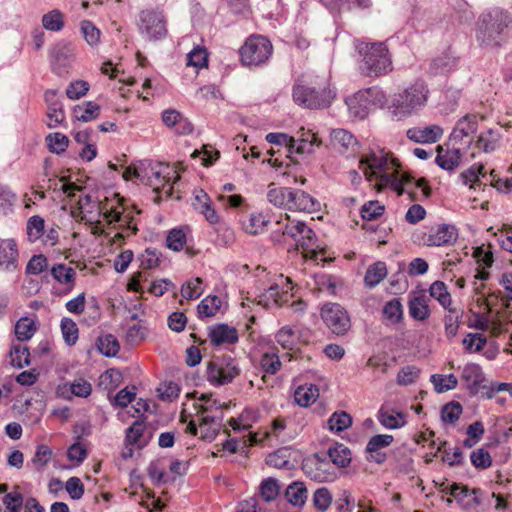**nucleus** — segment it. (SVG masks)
<instances>
[{
    "mask_svg": "<svg viewBox=\"0 0 512 512\" xmlns=\"http://www.w3.org/2000/svg\"><path fill=\"white\" fill-rule=\"evenodd\" d=\"M240 373V368L235 359L230 356H222L207 366V379L210 383L224 385L233 381Z\"/></svg>",
    "mask_w": 512,
    "mask_h": 512,
    "instance_id": "8",
    "label": "nucleus"
},
{
    "mask_svg": "<svg viewBox=\"0 0 512 512\" xmlns=\"http://www.w3.org/2000/svg\"><path fill=\"white\" fill-rule=\"evenodd\" d=\"M45 102L48 106L47 112V126L49 128H56L65 119V113L63 110L62 103L58 98L56 90H47L44 94Z\"/></svg>",
    "mask_w": 512,
    "mask_h": 512,
    "instance_id": "14",
    "label": "nucleus"
},
{
    "mask_svg": "<svg viewBox=\"0 0 512 512\" xmlns=\"http://www.w3.org/2000/svg\"><path fill=\"white\" fill-rule=\"evenodd\" d=\"M478 129V117L474 114H468L459 119L450 134L449 141L453 145H470L473 141V135Z\"/></svg>",
    "mask_w": 512,
    "mask_h": 512,
    "instance_id": "10",
    "label": "nucleus"
},
{
    "mask_svg": "<svg viewBox=\"0 0 512 512\" xmlns=\"http://www.w3.org/2000/svg\"><path fill=\"white\" fill-rule=\"evenodd\" d=\"M470 460L475 468L482 470L490 467L492 464L491 456L484 448L474 450L470 455Z\"/></svg>",
    "mask_w": 512,
    "mask_h": 512,
    "instance_id": "58",
    "label": "nucleus"
},
{
    "mask_svg": "<svg viewBox=\"0 0 512 512\" xmlns=\"http://www.w3.org/2000/svg\"><path fill=\"white\" fill-rule=\"evenodd\" d=\"M11 364L17 368H23L30 364V352L26 346L15 344L10 351Z\"/></svg>",
    "mask_w": 512,
    "mask_h": 512,
    "instance_id": "36",
    "label": "nucleus"
},
{
    "mask_svg": "<svg viewBox=\"0 0 512 512\" xmlns=\"http://www.w3.org/2000/svg\"><path fill=\"white\" fill-rule=\"evenodd\" d=\"M321 318L335 335H345L351 327L348 312L338 303H326L321 308Z\"/></svg>",
    "mask_w": 512,
    "mask_h": 512,
    "instance_id": "9",
    "label": "nucleus"
},
{
    "mask_svg": "<svg viewBox=\"0 0 512 512\" xmlns=\"http://www.w3.org/2000/svg\"><path fill=\"white\" fill-rule=\"evenodd\" d=\"M290 195H291V188L277 187L274 183H271L269 185L267 199L275 207L288 210Z\"/></svg>",
    "mask_w": 512,
    "mask_h": 512,
    "instance_id": "24",
    "label": "nucleus"
},
{
    "mask_svg": "<svg viewBox=\"0 0 512 512\" xmlns=\"http://www.w3.org/2000/svg\"><path fill=\"white\" fill-rule=\"evenodd\" d=\"M356 144V138L347 130L335 129L331 132V145L340 153L346 152Z\"/></svg>",
    "mask_w": 512,
    "mask_h": 512,
    "instance_id": "23",
    "label": "nucleus"
},
{
    "mask_svg": "<svg viewBox=\"0 0 512 512\" xmlns=\"http://www.w3.org/2000/svg\"><path fill=\"white\" fill-rule=\"evenodd\" d=\"M27 235L30 241L34 242L38 240L44 230V219L40 216H32L27 222Z\"/></svg>",
    "mask_w": 512,
    "mask_h": 512,
    "instance_id": "52",
    "label": "nucleus"
},
{
    "mask_svg": "<svg viewBox=\"0 0 512 512\" xmlns=\"http://www.w3.org/2000/svg\"><path fill=\"white\" fill-rule=\"evenodd\" d=\"M46 140L48 141L49 150L56 154L64 152L69 144L68 137L58 132L49 134Z\"/></svg>",
    "mask_w": 512,
    "mask_h": 512,
    "instance_id": "53",
    "label": "nucleus"
},
{
    "mask_svg": "<svg viewBox=\"0 0 512 512\" xmlns=\"http://www.w3.org/2000/svg\"><path fill=\"white\" fill-rule=\"evenodd\" d=\"M81 32L86 40V42L93 46L98 44L100 40L101 32L100 30L89 20H83L80 23Z\"/></svg>",
    "mask_w": 512,
    "mask_h": 512,
    "instance_id": "51",
    "label": "nucleus"
},
{
    "mask_svg": "<svg viewBox=\"0 0 512 512\" xmlns=\"http://www.w3.org/2000/svg\"><path fill=\"white\" fill-rule=\"evenodd\" d=\"M36 326L32 319L23 317L15 325V335L19 341L29 340L35 333Z\"/></svg>",
    "mask_w": 512,
    "mask_h": 512,
    "instance_id": "38",
    "label": "nucleus"
},
{
    "mask_svg": "<svg viewBox=\"0 0 512 512\" xmlns=\"http://www.w3.org/2000/svg\"><path fill=\"white\" fill-rule=\"evenodd\" d=\"M457 238L458 232L455 226L442 224L427 235L425 243L428 246H446L455 243Z\"/></svg>",
    "mask_w": 512,
    "mask_h": 512,
    "instance_id": "15",
    "label": "nucleus"
},
{
    "mask_svg": "<svg viewBox=\"0 0 512 512\" xmlns=\"http://www.w3.org/2000/svg\"><path fill=\"white\" fill-rule=\"evenodd\" d=\"M260 496L265 502L274 501L280 493V485L278 480L269 477L264 479L259 487Z\"/></svg>",
    "mask_w": 512,
    "mask_h": 512,
    "instance_id": "34",
    "label": "nucleus"
},
{
    "mask_svg": "<svg viewBox=\"0 0 512 512\" xmlns=\"http://www.w3.org/2000/svg\"><path fill=\"white\" fill-rule=\"evenodd\" d=\"M261 369L268 374H275L281 367L278 355L274 353H265L260 359Z\"/></svg>",
    "mask_w": 512,
    "mask_h": 512,
    "instance_id": "59",
    "label": "nucleus"
},
{
    "mask_svg": "<svg viewBox=\"0 0 512 512\" xmlns=\"http://www.w3.org/2000/svg\"><path fill=\"white\" fill-rule=\"evenodd\" d=\"M73 113L78 121L89 122L99 117L100 106L95 102L88 101L82 105H76Z\"/></svg>",
    "mask_w": 512,
    "mask_h": 512,
    "instance_id": "27",
    "label": "nucleus"
},
{
    "mask_svg": "<svg viewBox=\"0 0 512 512\" xmlns=\"http://www.w3.org/2000/svg\"><path fill=\"white\" fill-rule=\"evenodd\" d=\"M335 92L324 87L317 90L315 87L298 79L292 90L294 102L307 109H323L328 107L335 98Z\"/></svg>",
    "mask_w": 512,
    "mask_h": 512,
    "instance_id": "4",
    "label": "nucleus"
},
{
    "mask_svg": "<svg viewBox=\"0 0 512 512\" xmlns=\"http://www.w3.org/2000/svg\"><path fill=\"white\" fill-rule=\"evenodd\" d=\"M373 95V89L357 92L353 97L346 100V104L350 112L363 119L368 115L370 100L369 97Z\"/></svg>",
    "mask_w": 512,
    "mask_h": 512,
    "instance_id": "19",
    "label": "nucleus"
},
{
    "mask_svg": "<svg viewBox=\"0 0 512 512\" xmlns=\"http://www.w3.org/2000/svg\"><path fill=\"white\" fill-rule=\"evenodd\" d=\"M321 145L320 139L313 133L307 132L298 141L295 140L294 152L297 154L312 153L314 147Z\"/></svg>",
    "mask_w": 512,
    "mask_h": 512,
    "instance_id": "35",
    "label": "nucleus"
},
{
    "mask_svg": "<svg viewBox=\"0 0 512 512\" xmlns=\"http://www.w3.org/2000/svg\"><path fill=\"white\" fill-rule=\"evenodd\" d=\"M462 406L459 402L452 401L445 404L441 409V419L443 422L454 424L460 418Z\"/></svg>",
    "mask_w": 512,
    "mask_h": 512,
    "instance_id": "47",
    "label": "nucleus"
},
{
    "mask_svg": "<svg viewBox=\"0 0 512 512\" xmlns=\"http://www.w3.org/2000/svg\"><path fill=\"white\" fill-rule=\"evenodd\" d=\"M284 496L294 507H302L307 501L308 490L303 482L294 481L285 490Z\"/></svg>",
    "mask_w": 512,
    "mask_h": 512,
    "instance_id": "21",
    "label": "nucleus"
},
{
    "mask_svg": "<svg viewBox=\"0 0 512 512\" xmlns=\"http://www.w3.org/2000/svg\"><path fill=\"white\" fill-rule=\"evenodd\" d=\"M19 267V251L14 239L0 238V271L14 272Z\"/></svg>",
    "mask_w": 512,
    "mask_h": 512,
    "instance_id": "11",
    "label": "nucleus"
},
{
    "mask_svg": "<svg viewBox=\"0 0 512 512\" xmlns=\"http://www.w3.org/2000/svg\"><path fill=\"white\" fill-rule=\"evenodd\" d=\"M23 495L19 492L6 493L3 504L9 512H20L23 507Z\"/></svg>",
    "mask_w": 512,
    "mask_h": 512,
    "instance_id": "64",
    "label": "nucleus"
},
{
    "mask_svg": "<svg viewBox=\"0 0 512 512\" xmlns=\"http://www.w3.org/2000/svg\"><path fill=\"white\" fill-rule=\"evenodd\" d=\"M387 275V268L384 262L378 261L370 265L366 271L364 282L369 288L378 285Z\"/></svg>",
    "mask_w": 512,
    "mask_h": 512,
    "instance_id": "28",
    "label": "nucleus"
},
{
    "mask_svg": "<svg viewBox=\"0 0 512 512\" xmlns=\"http://www.w3.org/2000/svg\"><path fill=\"white\" fill-rule=\"evenodd\" d=\"M444 492L453 496L461 507L464 506L467 498L472 496L471 490L468 486L460 483H453L450 487L446 488Z\"/></svg>",
    "mask_w": 512,
    "mask_h": 512,
    "instance_id": "50",
    "label": "nucleus"
},
{
    "mask_svg": "<svg viewBox=\"0 0 512 512\" xmlns=\"http://www.w3.org/2000/svg\"><path fill=\"white\" fill-rule=\"evenodd\" d=\"M419 369L413 365L403 367L397 375V383L399 385H410L415 382L419 376Z\"/></svg>",
    "mask_w": 512,
    "mask_h": 512,
    "instance_id": "63",
    "label": "nucleus"
},
{
    "mask_svg": "<svg viewBox=\"0 0 512 512\" xmlns=\"http://www.w3.org/2000/svg\"><path fill=\"white\" fill-rule=\"evenodd\" d=\"M167 247L173 251H180L186 244V235L182 229H172L166 238Z\"/></svg>",
    "mask_w": 512,
    "mask_h": 512,
    "instance_id": "55",
    "label": "nucleus"
},
{
    "mask_svg": "<svg viewBox=\"0 0 512 512\" xmlns=\"http://www.w3.org/2000/svg\"><path fill=\"white\" fill-rule=\"evenodd\" d=\"M145 424L141 420H136L127 428L125 440L130 445H137L140 438L143 436Z\"/></svg>",
    "mask_w": 512,
    "mask_h": 512,
    "instance_id": "61",
    "label": "nucleus"
},
{
    "mask_svg": "<svg viewBox=\"0 0 512 512\" xmlns=\"http://www.w3.org/2000/svg\"><path fill=\"white\" fill-rule=\"evenodd\" d=\"M50 55L52 58L51 63L54 67L64 68L68 65L72 56V48L69 44L58 43L50 50Z\"/></svg>",
    "mask_w": 512,
    "mask_h": 512,
    "instance_id": "26",
    "label": "nucleus"
},
{
    "mask_svg": "<svg viewBox=\"0 0 512 512\" xmlns=\"http://www.w3.org/2000/svg\"><path fill=\"white\" fill-rule=\"evenodd\" d=\"M430 297L439 301L443 308L449 309L451 305V296L447 287L442 281H435L429 288Z\"/></svg>",
    "mask_w": 512,
    "mask_h": 512,
    "instance_id": "37",
    "label": "nucleus"
},
{
    "mask_svg": "<svg viewBox=\"0 0 512 512\" xmlns=\"http://www.w3.org/2000/svg\"><path fill=\"white\" fill-rule=\"evenodd\" d=\"M319 209L320 202L317 199L303 190L291 188L288 210L313 213Z\"/></svg>",
    "mask_w": 512,
    "mask_h": 512,
    "instance_id": "13",
    "label": "nucleus"
},
{
    "mask_svg": "<svg viewBox=\"0 0 512 512\" xmlns=\"http://www.w3.org/2000/svg\"><path fill=\"white\" fill-rule=\"evenodd\" d=\"M202 282L200 277L187 281L181 287V295L186 299H197L203 293Z\"/></svg>",
    "mask_w": 512,
    "mask_h": 512,
    "instance_id": "49",
    "label": "nucleus"
},
{
    "mask_svg": "<svg viewBox=\"0 0 512 512\" xmlns=\"http://www.w3.org/2000/svg\"><path fill=\"white\" fill-rule=\"evenodd\" d=\"M461 378L466 382L467 388L472 394L479 392L481 384L484 381L481 368L476 364L465 366Z\"/></svg>",
    "mask_w": 512,
    "mask_h": 512,
    "instance_id": "22",
    "label": "nucleus"
},
{
    "mask_svg": "<svg viewBox=\"0 0 512 512\" xmlns=\"http://www.w3.org/2000/svg\"><path fill=\"white\" fill-rule=\"evenodd\" d=\"M99 209L103 215V218L108 223L118 222V223H121L122 225L125 224L128 229L132 230L133 234H136L138 229L136 228V226L131 225V222H132L131 217L124 216L121 212H119L115 209H105V207L102 206L101 204H99Z\"/></svg>",
    "mask_w": 512,
    "mask_h": 512,
    "instance_id": "33",
    "label": "nucleus"
},
{
    "mask_svg": "<svg viewBox=\"0 0 512 512\" xmlns=\"http://www.w3.org/2000/svg\"><path fill=\"white\" fill-rule=\"evenodd\" d=\"M511 31L512 15L501 8H493L478 17L475 37L480 47L494 49L502 46Z\"/></svg>",
    "mask_w": 512,
    "mask_h": 512,
    "instance_id": "1",
    "label": "nucleus"
},
{
    "mask_svg": "<svg viewBox=\"0 0 512 512\" xmlns=\"http://www.w3.org/2000/svg\"><path fill=\"white\" fill-rule=\"evenodd\" d=\"M273 46L263 36H250L240 48L241 61L246 66H258L269 59Z\"/></svg>",
    "mask_w": 512,
    "mask_h": 512,
    "instance_id": "6",
    "label": "nucleus"
},
{
    "mask_svg": "<svg viewBox=\"0 0 512 512\" xmlns=\"http://www.w3.org/2000/svg\"><path fill=\"white\" fill-rule=\"evenodd\" d=\"M313 506L320 512L326 511L332 503V495L328 488L321 487L316 489L312 498Z\"/></svg>",
    "mask_w": 512,
    "mask_h": 512,
    "instance_id": "45",
    "label": "nucleus"
},
{
    "mask_svg": "<svg viewBox=\"0 0 512 512\" xmlns=\"http://www.w3.org/2000/svg\"><path fill=\"white\" fill-rule=\"evenodd\" d=\"M222 304L216 295H208L198 305L197 311L200 317H212L216 315Z\"/></svg>",
    "mask_w": 512,
    "mask_h": 512,
    "instance_id": "32",
    "label": "nucleus"
},
{
    "mask_svg": "<svg viewBox=\"0 0 512 512\" xmlns=\"http://www.w3.org/2000/svg\"><path fill=\"white\" fill-rule=\"evenodd\" d=\"M140 33L148 40L158 41L167 35L166 20L159 10L146 9L139 14Z\"/></svg>",
    "mask_w": 512,
    "mask_h": 512,
    "instance_id": "7",
    "label": "nucleus"
},
{
    "mask_svg": "<svg viewBox=\"0 0 512 512\" xmlns=\"http://www.w3.org/2000/svg\"><path fill=\"white\" fill-rule=\"evenodd\" d=\"M456 64V59L443 54L432 60L430 70L434 74H442L449 71Z\"/></svg>",
    "mask_w": 512,
    "mask_h": 512,
    "instance_id": "48",
    "label": "nucleus"
},
{
    "mask_svg": "<svg viewBox=\"0 0 512 512\" xmlns=\"http://www.w3.org/2000/svg\"><path fill=\"white\" fill-rule=\"evenodd\" d=\"M359 163L360 169L368 181L379 178L380 183L384 186L391 181V176L384 173L388 165V153L384 149H370L361 157Z\"/></svg>",
    "mask_w": 512,
    "mask_h": 512,
    "instance_id": "5",
    "label": "nucleus"
},
{
    "mask_svg": "<svg viewBox=\"0 0 512 512\" xmlns=\"http://www.w3.org/2000/svg\"><path fill=\"white\" fill-rule=\"evenodd\" d=\"M393 440L394 437L389 434H378L371 437L365 448V451L369 454L367 460L383 464L386 461L387 455L382 449L388 447Z\"/></svg>",
    "mask_w": 512,
    "mask_h": 512,
    "instance_id": "12",
    "label": "nucleus"
},
{
    "mask_svg": "<svg viewBox=\"0 0 512 512\" xmlns=\"http://www.w3.org/2000/svg\"><path fill=\"white\" fill-rule=\"evenodd\" d=\"M52 457V450L44 444L38 445L32 463L38 470L43 469Z\"/></svg>",
    "mask_w": 512,
    "mask_h": 512,
    "instance_id": "60",
    "label": "nucleus"
},
{
    "mask_svg": "<svg viewBox=\"0 0 512 512\" xmlns=\"http://www.w3.org/2000/svg\"><path fill=\"white\" fill-rule=\"evenodd\" d=\"M89 90V83L84 80H76L69 84L66 95L71 100H77L84 96Z\"/></svg>",
    "mask_w": 512,
    "mask_h": 512,
    "instance_id": "62",
    "label": "nucleus"
},
{
    "mask_svg": "<svg viewBox=\"0 0 512 512\" xmlns=\"http://www.w3.org/2000/svg\"><path fill=\"white\" fill-rule=\"evenodd\" d=\"M160 253L155 248H147L144 253L139 256L140 267L142 269H153L160 263Z\"/></svg>",
    "mask_w": 512,
    "mask_h": 512,
    "instance_id": "56",
    "label": "nucleus"
},
{
    "mask_svg": "<svg viewBox=\"0 0 512 512\" xmlns=\"http://www.w3.org/2000/svg\"><path fill=\"white\" fill-rule=\"evenodd\" d=\"M96 346L99 352L105 357H114L119 352L120 345L117 338L112 334H105L98 337Z\"/></svg>",
    "mask_w": 512,
    "mask_h": 512,
    "instance_id": "29",
    "label": "nucleus"
},
{
    "mask_svg": "<svg viewBox=\"0 0 512 512\" xmlns=\"http://www.w3.org/2000/svg\"><path fill=\"white\" fill-rule=\"evenodd\" d=\"M431 382L434 385L435 391L438 393L455 389L458 384V380L454 374H449L447 376L434 374L431 376Z\"/></svg>",
    "mask_w": 512,
    "mask_h": 512,
    "instance_id": "39",
    "label": "nucleus"
},
{
    "mask_svg": "<svg viewBox=\"0 0 512 512\" xmlns=\"http://www.w3.org/2000/svg\"><path fill=\"white\" fill-rule=\"evenodd\" d=\"M295 332L290 327H282L276 334V341L284 349L292 350L296 344Z\"/></svg>",
    "mask_w": 512,
    "mask_h": 512,
    "instance_id": "57",
    "label": "nucleus"
},
{
    "mask_svg": "<svg viewBox=\"0 0 512 512\" xmlns=\"http://www.w3.org/2000/svg\"><path fill=\"white\" fill-rule=\"evenodd\" d=\"M359 52L363 55L360 64L361 73L368 77L386 74L391 69V59L383 42L361 45Z\"/></svg>",
    "mask_w": 512,
    "mask_h": 512,
    "instance_id": "3",
    "label": "nucleus"
},
{
    "mask_svg": "<svg viewBox=\"0 0 512 512\" xmlns=\"http://www.w3.org/2000/svg\"><path fill=\"white\" fill-rule=\"evenodd\" d=\"M61 332L65 343L68 346H73L78 340V327L75 321L71 318L64 317L61 320Z\"/></svg>",
    "mask_w": 512,
    "mask_h": 512,
    "instance_id": "41",
    "label": "nucleus"
},
{
    "mask_svg": "<svg viewBox=\"0 0 512 512\" xmlns=\"http://www.w3.org/2000/svg\"><path fill=\"white\" fill-rule=\"evenodd\" d=\"M406 135L415 143H435L443 135V129L438 125L413 127L407 130Z\"/></svg>",
    "mask_w": 512,
    "mask_h": 512,
    "instance_id": "16",
    "label": "nucleus"
},
{
    "mask_svg": "<svg viewBox=\"0 0 512 512\" xmlns=\"http://www.w3.org/2000/svg\"><path fill=\"white\" fill-rule=\"evenodd\" d=\"M435 161L440 168L453 171L461 161L460 149L455 147V145L451 149L438 146Z\"/></svg>",
    "mask_w": 512,
    "mask_h": 512,
    "instance_id": "20",
    "label": "nucleus"
},
{
    "mask_svg": "<svg viewBox=\"0 0 512 512\" xmlns=\"http://www.w3.org/2000/svg\"><path fill=\"white\" fill-rule=\"evenodd\" d=\"M382 312L391 323H398L403 317L402 304L398 299L388 301L384 305Z\"/></svg>",
    "mask_w": 512,
    "mask_h": 512,
    "instance_id": "44",
    "label": "nucleus"
},
{
    "mask_svg": "<svg viewBox=\"0 0 512 512\" xmlns=\"http://www.w3.org/2000/svg\"><path fill=\"white\" fill-rule=\"evenodd\" d=\"M428 302L429 298L425 293H410L408 300L409 315L417 321H424L428 319L430 316Z\"/></svg>",
    "mask_w": 512,
    "mask_h": 512,
    "instance_id": "17",
    "label": "nucleus"
},
{
    "mask_svg": "<svg viewBox=\"0 0 512 512\" xmlns=\"http://www.w3.org/2000/svg\"><path fill=\"white\" fill-rule=\"evenodd\" d=\"M208 52L205 48L197 46L187 54V66H193L197 69L207 67Z\"/></svg>",
    "mask_w": 512,
    "mask_h": 512,
    "instance_id": "43",
    "label": "nucleus"
},
{
    "mask_svg": "<svg viewBox=\"0 0 512 512\" xmlns=\"http://www.w3.org/2000/svg\"><path fill=\"white\" fill-rule=\"evenodd\" d=\"M328 455L331 461L338 467H347L351 462V452L343 444H336L328 449Z\"/></svg>",
    "mask_w": 512,
    "mask_h": 512,
    "instance_id": "30",
    "label": "nucleus"
},
{
    "mask_svg": "<svg viewBox=\"0 0 512 512\" xmlns=\"http://www.w3.org/2000/svg\"><path fill=\"white\" fill-rule=\"evenodd\" d=\"M319 396V390L316 386L311 385L310 387L300 386L294 393L295 402L302 406L308 407L314 403Z\"/></svg>",
    "mask_w": 512,
    "mask_h": 512,
    "instance_id": "31",
    "label": "nucleus"
},
{
    "mask_svg": "<svg viewBox=\"0 0 512 512\" xmlns=\"http://www.w3.org/2000/svg\"><path fill=\"white\" fill-rule=\"evenodd\" d=\"M427 94L428 90L424 82H415L392 97L388 104V110L394 118L401 120L424 106Z\"/></svg>",
    "mask_w": 512,
    "mask_h": 512,
    "instance_id": "2",
    "label": "nucleus"
},
{
    "mask_svg": "<svg viewBox=\"0 0 512 512\" xmlns=\"http://www.w3.org/2000/svg\"><path fill=\"white\" fill-rule=\"evenodd\" d=\"M500 138V132L490 128L478 136L476 147L483 150L485 153L495 151L499 146Z\"/></svg>",
    "mask_w": 512,
    "mask_h": 512,
    "instance_id": "25",
    "label": "nucleus"
},
{
    "mask_svg": "<svg viewBox=\"0 0 512 512\" xmlns=\"http://www.w3.org/2000/svg\"><path fill=\"white\" fill-rule=\"evenodd\" d=\"M52 276L60 283L71 284L72 288L76 272L73 268L67 267L65 264H57L51 269Z\"/></svg>",
    "mask_w": 512,
    "mask_h": 512,
    "instance_id": "42",
    "label": "nucleus"
},
{
    "mask_svg": "<svg viewBox=\"0 0 512 512\" xmlns=\"http://www.w3.org/2000/svg\"><path fill=\"white\" fill-rule=\"evenodd\" d=\"M378 419L384 427L389 429L400 428L405 424L404 416L402 413H396V415H393L380 410Z\"/></svg>",
    "mask_w": 512,
    "mask_h": 512,
    "instance_id": "54",
    "label": "nucleus"
},
{
    "mask_svg": "<svg viewBox=\"0 0 512 512\" xmlns=\"http://www.w3.org/2000/svg\"><path fill=\"white\" fill-rule=\"evenodd\" d=\"M43 27L50 31H60L64 26L63 15L59 10H52L42 17Z\"/></svg>",
    "mask_w": 512,
    "mask_h": 512,
    "instance_id": "46",
    "label": "nucleus"
},
{
    "mask_svg": "<svg viewBox=\"0 0 512 512\" xmlns=\"http://www.w3.org/2000/svg\"><path fill=\"white\" fill-rule=\"evenodd\" d=\"M209 338L214 346L234 344L238 341V332L227 324H218L210 328Z\"/></svg>",
    "mask_w": 512,
    "mask_h": 512,
    "instance_id": "18",
    "label": "nucleus"
},
{
    "mask_svg": "<svg viewBox=\"0 0 512 512\" xmlns=\"http://www.w3.org/2000/svg\"><path fill=\"white\" fill-rule=\"evenodd\" d=\"M332 431L342 432L352 425V417L345 411L334 412L328 420Z\"/></svg>",
    "mask_w": 512,
    "mask_h": 512,
    "instance_id": "40",
    "label": "nucleus"
}]
</instances>
